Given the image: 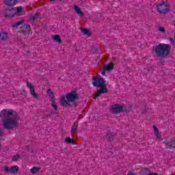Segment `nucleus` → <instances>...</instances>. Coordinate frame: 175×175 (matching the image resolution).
Returning <instances> with one entry per match:
<instances>
[{
  "mask_svg": "<svg viewBox=\"0 0 175 175\" xmlns=\"http://www.w3.org/2000/svg\"><path fill=\"white\" fill-rule=\"evenodd\" d=\"M172 46L167 44L159 43L153 48V51L159 58H166L170 54Z\"/></svg>",
  "mask_w": 175,
  "mask_h": 175,
  "instance_id": "1",
  "label": "nucleus"
},
{
  "mask_svg": "<svg viewBox=\"0 0 175 175\" xmlns=\"http://www.w3.org/2000/svg\"><path fill=\"white\" fill-rule=\"evenodd\" d=\"M24 13L25 11L21 6L5 8L3 11V14L5 18H13L14 16H23Z\"/></svg>",
  "mask_w": 175,
  "mask_h": 175,
  "instance_id": "2",
  "label": "nucleus"
},
{
  "mask_svg": "<svg viewBox=\"0 0 175 175\" xmlns=\"http://www.w3.org/2000/svg\"><path fill=\"white\" fill-rule=\"evenodd\" d=\"M77 99H79V94H77L76 91H72L68 93L66 97L65 96H62L60 97V105H62V106H64L65 107H69V106H70L69 103L75 102V100H77Z\"/></svg>",
  "mask_w": 175,
  "mask_h": 175,
  "instance_id": "3",
  "label": "nucleus"
},
{
  "mask_svg": "<svg viewBox=\"0 0 175 175\" xmlns=\"http://www.w3.org/2000/svg\"><path fill=\"white\" fill-rule=\"evenodd\" d=\"M18 125V121H17L16 117L3 120V126L5 129H8V131L17 128Z\"/></svg>",
  "mask_w": 175,
  "mask_h": 175,
  "instance_id": "4",
  "label": "nucleus"
},
{
  "mask_svg": "<svg viewBox=\"0 0 175 175\" xmlns=\"http://www.w3.org/2000/svg\"><path fill=\"white\" fill-rule=\"evenodd\" d=\"M16 114V111L12 109H3L0 111V117L2 120H7V118H12Z\"/></svg>",
  "mask_w": 175,
  "mask_h": 175,
  "instance_id": "5",
  "label": "nucleus"
},
{
  "mask_svg": "<svg viewBox=\"0 0 175 175\" xmlns=\"http://www.w3.org/2000/svg\"><path fill=\"white\" fill-rule=\"evenodd\" d=\"M156 8L157 9V12L163 14H165V13H167V12H169V5L166 1H162L161 3L157 4Z\"/></svg>",
  "mask_w": 175,
  "mask_h": 175,
  "instance_id": "6",
  "label": "nucleus"
},
{
  "mask_svg": "<svg viewBox=\"0 0 175 175\" xmlns=\"http://www.w3.org/2000/svg\"><path fill=\"white\" fill-rule=\"evenodd\" d=\"M105 83L106 81L102 77H97L93 78L92 84L94 87H97L98 88H99L100 87H105Z\"/></svg>",
  "mask_w": 175,
  "mask_h": 175,
  "instance_id": "7",
  "label": "nucleus"
},
{
  "mask_svg": "<svg viewBox=\"0 0 175 175\" xmlns=\"http://www.w3.org/2000/svg\"><path fill=\"white\" fill-rule=\"evenodd\" d=\"M124 109V105L120 104H114L112 105L111 112L113 114H120L121 111Z\"/></svg>",
  "mask_w": 175,
  "mask_h": 175,
  "instance_id": "8",
  "label": "nucleus"
},
{
  "mask_svg": "<svg viewBox=\"0 0 175 175\" xmlns=\"http://www.w3.org/2000/svg\"><path fill=\"white\" fill-rule=\"evenodd\" d=\"M5 173H10L11 174H16L18 172V166L13 165L9 168L7 165L3 167Z\"/></svg>",
  "mask_w": 175,
  "mask_h": 175,
  "instance_id": "9",
  "label": "nucleus"
},
{
  "mask_svg": "<svg viewBox=\"0 0 175 175\" xmlns=\"http://www.w3.org/2000/svg\"><path fill=\"white\" fill-rule=\"evenodd\" d=\"M27 85L30 90V95L35 98V99L39 98V94L35 92V88L32 85V83H29V81L27 82Z\"/></svg>",
  "mask_w": 175,
  "mask_h": 175,
  "instance_id": "10",
  "label": "nucleus"
},
{
  "mask_svg": "<svg viewBox=\"0 0 175 175\" xmlns=\"http://www.w3.org/2000/svg\"><path fill=\"white\" fill-rule=\"evenodd\" d=\"M165 144L167 148H175V139L173 138H165Z\"/></svg>",
  "mask_w": 175,
  "mask_h": 175,
  "instance_id": "11",
  "label": "nucleus"
},
{
  "mask_svg": "<svg viewBox=\"0 0 175 175\" xmlns=\"http://www.w3.org/2000/svg\"><path fill=\"white\" fill-rule=\"evenodd\" d=\"M21 32L23 35L27 36L29 35V32L31 31V25H23L21 26Z\"/></svg>",
  "mask_w": 175,
  "mask_h": 175,
  "instance_id": "12",
  "label": "nucleus"
},
{
  "mask_svg": "<svg viewBox=\"0 0 175 175\" xmlns=\"http://www.w3.org/2000/svg\"><path fill=\"white\" fill-rule=\"evenodd\" d=\"M100 90H98L96 93V96L94 97V99H96V98H99L101 94H107V88L105 86L100 87Z\"/></svg>",
  "mask_w": 175,
  "mask_h": 175,
  "instance_id": "13",
  "label": "nucleus"
},
{
  "mask_svg": "<svg viewBox=\"0 0 175 175\" xmlns=\"http://www.w3.org/2000/svg\"><path fill=\"white\" fill-rule=\"evenodd\" d=\"M4 4L9 8L11 6H14V5L17 4V0H3Z\"/></svg>",
  "mask_w": 175,
  "mask_h": 175,
  "instance_id": "14",
  "label": "nucleus"
},
{
  "mask_svg": "<svg viewBox=\"0 0 175 175\" xmlns=\"http://www.w3.org/2000/svg\"><path fill=\"white\" fill-rule=\"evenodd\" d=\"M153 131L159 142H161V140H162V138L161 137V134L159 133V130L158 129V127H157V126H154Z\"/></svg>",
  "mask_w": 175,
  "mask_h": 175,
  "instance_id": "15",
  "label": "nucleus"
},
{
  "mask_svg": "<svg viewBox=\"0 0 175 175\" xmlns=\"http://www.w3.org/2000/svg\"><path fill=\"white\" fill-rule=\"evenodd\" d=\"M75 10L76 12V13L80 16L81 17H83V16H84V13H83V12H81V9L77 6V5H75Z\"/></svg>",
  "mask_w": 175,
  "mask_h": 175,
  "instance_id": "16",
  "label": "nucleus"
},
{
  "mask_svg": "<svg viewBox=\"0 0 175 175\" xmlns=\"http://www.w3.org/2000/svg\"><path fill=\"white\" fill-rule=\"evenodd\" d=\"M8 39V33L6 32H0V40L4 41Z\"/></svg>",
  "mask_w": 175,
  "mask_h": 175,
  "instance_id": "17",
  "label": "nucleus"
},
{
  "mask_svg": "<svg viewBox=\"0 0 175 175\" xmlns=\"http://www.w3.org/2000/svg\"><path fill=\"white\" fill-rule=\"evenodd\" d=\"M104 68H105L107 70H112V69L114 68V64L113 62H110L109 64L104 65Z\"/></svg>",
  "mask_w": 175,
  "mask_h": 175,
  "instance_id": "18",
  "label": "nucleus"
},
{
  "mask_svg": "<svg viewBox=\"0 0 175 175\" xmlns=\"http://www.w3.org/2000/svg\"><path fill=\"white\" fill-rule=\"evenodd\" d=\"M53 40L57 42V43H62V40L61 39V36L59 35H55L53 37Z\"/></svg>",
  "mask_w": 175,
  "mask_h": 175,
  "instance_id": "19",
  "label": "nucleus"
},
{
  "mask_svg": "<svg viewBox=\"0 0 175 175\" xmlns=\"http://www.w3.org/2000/svg\"><path fill=\"white\" fill-rule=\"evenodd\" d=\"M39 170H40V167H33L30 172L31 173H33V174H36V173H39Z\"/></svg>",
  "mask_w": 175,
  "mask_h": 175,
  "instance_id": "20",
  "label": "nucleus"
},
{
  "mask_svg": "<svg viewBox=\"0 0 175 175\" xmlns=\"http://www.w3.org/2000/svg\"><path fill=\"white\" fill-rule=\"evenodd\" d=\"M107 139L109 142H111L113 139H114V133H108L106 135Z\"/></svg>",
  "mask_w": 175,
  "mask_h": 175,
  "instance_id": "21",
  "label": "nucleus"
},
{
  "mask_svg": "<svg viewBox=\"0 0 175 175\" xmlns=\"http://www.w3.org/2000/svg\"><path fill=\"white\" fill-rule=\"evenodd\" d=\"M77 128H79V123L77 122H75L72 125V128L71 129V133H73V132H75V131H77Z\"/></svg>",
  "mask_w": 175,
  "mask_h": 175,
  "instance_id": "22",
  "label": "nucleus"
},
{
  "mask_svg": "<svg viewBox=\"0 0 175 175\" xmlns=\"http://www.w3.org/2000/svg\"><path fill=\"white\" fill-rule=\"evenodd\" d=\"M21 24H24V21H20L19 22L14 23L12 27L14 28H18V27H20V25H21Z\"/></svg>",
  "mask_w": 175,
  "mask_h": 175,
  "instance_id": "23",
  "label": "nucleus"
},
{
  "mask_svg": "<svg viewBox=\"0 0 175 175\" xmlns=\"http://www.w3.org/2000/svg\"><path fill=\"white\" fill-rule=\"evenodd\" d=\"M39 16H40V14L37 12L33 16H32L31 18L33 21H35V20H38V17H39Z\"/></svg>",
  "mask_w": 175,
  "mask_h": 175,
  "instance_id": "24",
  "label": "nucleus"
},
{
  "mask_svg": "<svg viewBox=\"0 0 175 175\" xmlns=\"http://www.w3.org/2000/svg\"><path fill=\"white\" fill-rule=\"evenodd\" d=\"M81 31L84 33V35H88V29L84 28V27H81Z\"/></svg>",
  "mask_w": 175,
  "mask_h": 175,
  "instance_id": "25",
  "label": "nucleus"
},
{
  "mask_svg": "<svg viewBox=\"0 0 175 175\" xmlns=\"http://www.w3.org/2000/svg\"><path fill=\"white\" fill-rule=\"evenodd\" d=\"M49 98H51V102L55 101V98L54 97V93L51 92L49 94Z\"/></svg>",
  "mask_w": 175,
  "mask_h": 175,
  "instance_id": "26",
  "label": "nucleus"
},
{
  "mask_svg": "<svg viewBox=\"0 0 175 175\" xmlns=\"http://www.w3.org/2000/svg\"><path fill=\"white\" fill-rule=\"evenodd\" d=\"M19 159H20V155L16 154V155H15V156H14V157H12V161H13L14 162H16V161H18Z\"/></svg>",
  "mask_w": 175,
  "mask_h": 175,
  "instance_id": "27",
  "label": "nucleus"
},
{
  "mask_svg": "<svg viewBox=\"0 0 175 175\" xmlns=\"http://www.w3.org/2000/svg\"><path fill=\"white\" fill-rule=\"evenodd\" d=\"M159 32H161L162 33H165V32H166V29H165V27H159Z\"/></svg>",
  "mask_w": 175,
  "mask_h": 175,
  "instance_id": "28",
  "label": "nucleus"
},
{
  "mask_svg": "<svg viewBox=\"0 0 175 175\" xmlns=\"http://www.w3.org/2000/svg\"><path fill=\"white\" fill-rule=\"evenodd\" d=\"M65 142L66 143H67L68 144H70V143H73V141L72 140V139H70V137H67L65 139Z\"/></svg>",
  "mask_w": 175,
  "mask_h": 175,
  "instance_id": "29",
  "label": "nucleus"
},
{
  "mask_svg": "<svg viewBox=\"0 0 175 175\" xmlns=\"http://www.w3.org/2000/svg\"><path fill=\"white\" fill-rule=\"evenodd\" d=\"M52 107H53V109H55V110H57V104H55V100L52 101Z\"/></svg>",
  "mask_w": 175,
  "mask_h": 175,
  "instance_id": "30",
  "label": "nucleus"
},
{
  "mask_svg": "<svg viewBox=\"0 0 175 175\" xmlns=\"http://www.w3.org/2000/svg\"><path fill=\"white\" fill-rule=\"evenodd\" d=\"M101 75H103V76H105V75H106V67H103V68L101 70Z\"/></svg>",
  "mask_w": 175,
  "mask_h": 175,
  "instance_id": "31",
  "label": "nucleus"
},
{
  "mask_svg": "<svg viewBox=\"0 0 175 175\" xmlns=\"http://www.w3.org/2000/svg\"><path fill=\"white\" fill-rule=\"evenodd\" d=\"M170 42L171 44H172V45L175 44L174 38H170Z\"/></svg>",
  "mask_w": 175,
  "mask_h": 175,
  "instance_id": "32",
  "label": "nucleus"
},
{
  "mask_svg": "<svg viewBox=\"0 0 175 175\" xmlns=\"http://www.w3.org/2000/svg\"><path fill=\"white\" fill-rule=\"evenodd\" d=\"M46 92H47L48 94H51V92H53V91H51V89H48L47 91H46Z\"/></svg>",
  "mask_w": 175,
  "mask_h": 175,
  "instance_id": "33",
  "label": "nucleus"
},
{
  "mask_svg": "<svg viewBox=\"0 0 175 175\" xmlns=\"http://www.w3.org/2000/svg\"><path fill=\"white\" fill-rule=\"evenodd\" d=\"M51 2H53V1H55V0H49Z\"/></svg>",
  "mask_w": 175,
  "mask_h": 175,
  "instance_id": "34",
  "label": "nucleus"
}]
</instances>
